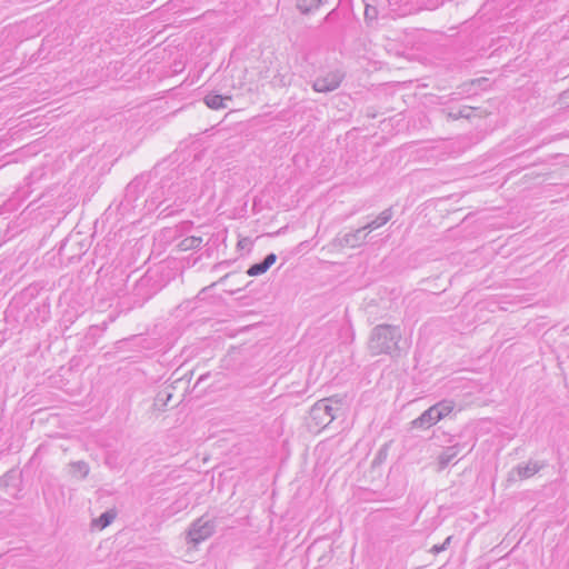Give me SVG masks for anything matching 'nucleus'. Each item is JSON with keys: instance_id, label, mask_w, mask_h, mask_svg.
I'll use <instances>...</instances> for the list:
<instances>
[{"instance_id": "nucleus-18", "label": "nucleus", "mask_w": 569, "mask_h": 569, "mask_svg": "<svg viewBox=\"0 0 569 569\" xmlns=\"http://www.w3.org/2000/svg\"><path fill=\"white\" fill-rule=\"evenodd\" d=\"M473 110L475 109L471 107L463 106L457 110L451 109V110L447 111L446 113H447V118L449 120H458L460 118L469 119L471 117Z\"/></svg>"}, {"instance_id": "nucleus-16", "label": "nucleus", "mask_w": 569, "mask_h": 569, "mask_svg": "<svg viewBox=\"0 0 569 569\" xmlns=\"http://www.w3.org/2000/svg\"><path fill=\"white\" fill-rule=\"evenodd\" d=\"M69 467L70 473L79 479H84L90 471L89 465L83 460L72 461L69 463Z\"/></svg>"}, {"instance_id": "nucleus-25", "label": "nucleus", "mask_w": 569, "mask_h": 569, "mask_svg": "<svg viewBox=\"0 0 569 569\" xmlns=\"http://www.w3.org/2000/svg\"><path fill=\"white\" fill-rule=\"evenodd\" d=\"M277 261V254L273 253V252H270L268 253L263 260L261 261L266 267L267 269L269 270V268Z\"/></svg>"}, {"instance_id": "nucleus-14", "label": "nucleus", "mask_w": 569, "mask_h": 569, "mask_svg": "<svg viewBox=\"0 0 569 569\" xmlns=\"http://www.w3.org/2000/svg\"><path fill=\"white\" fill-rule=\"evenodd\" d=\"M322 3L323 0H296V7L302 14L313 13Z\"/></svg>"}, {"instance_id": "nucleus-13", "label": "nucleus", "mask_w": 569, "mask_h": 569, "mask_svg": "<svg viewBox=\"0 0 569 569\" xmlns=\"http://www.w3.org/2000/svg\"><path fill=\"white\" fill-rule=\"evenodd\" d=\"M392 216H393L392 208L391 207L387 208L382 212H380V214L376 219L371 220L366 226H363V229H366L368 232L376 230V229L385 226L387 222H389L391 220Z\"/></svg>"}, {"instance_id": "nucleus-20", "label": "nucleus", "mask_w": 569, "mask_h": 569, "mask_svg": "<svg viewBox=\"0 0 569 569\" xmlns=\"http://www.w3.org/2000/svg\"><path fill=\"white\" fill-rule=\"evenodd\" d=\"M345 398L346 397L335 395L328 398L320 399V401H328L327 405L332 407L333 411H337L341 415L343 411Z\"/></svg>"}, {"instance_id": "nucleus-30", "label": "nucleus", "mask_w": 569, "mask_h": 569, "mask_svg": "<svg viewBox=\"0 0 569 569\" xmlns=\"http://www.w3.org/2000/svg\"><path fill=\"white\" fill-rule=\"evenodd\" d=\"M451 540H452V536H449L446 538V540L441 543L445 546V550L448 549L449 545L451 543Z\"/></svg>"}, {"instance_id": "nucleus-9", "label": "nucleus", "mask_w": 569, "mask_h": 569, "mask_svg": "<svg viewBox=\"0 0 569 569\" xmlns=\"http://www.w3.org/2000/svg\"><path fill=\"white\" fill-rule=\"evenodd\" d=\"M543 468V463L538 461H529L527 465H518L509 472L508 480H523L535 476Z\"/></svg>"}, {"instance_id": "nucleus-1", "label": "nucleus", "mask_w": 569, "mask_h": 569, "mask_svg": "<svg viewBox=\"0 0 569 569\" xmlns=\"http://www.w3.org/2000/svg\"><path fill=\"white\" fill-rule=\"evenodd\" d=\"M406 348L399 326L381 323L372 328L368 341V349L372 356L388 355L396 358L400 357Z\"/></svg>"}, {"instance_id": "nucleus-3", "label": "nucleus", "mask_w": 569, "mask_h": 569, "mask_svg": "<svg viewBox=\"0 0 569 569\" xmlns=\"http://www.w3.org/2000/svg\"><path fill=\"white\" fill-rule=\"evenodd\" d=\"M86 251L87 244L78 236H68L61 241L58 256L61 263L70 264L79 261Z\"/></svg>"}, {"instance_id": "nucleus-29", "label": "nucleus", "mask_w": 569, "mask_h": 569, "mask_svg": "<svg viewBox=\"0 0 569 569\" xmlns=\"http://www.w3.org/2000/svg\"><path fill=\"white\" fill-rule=\"evenodd\" d=\"M213 286H214V283H212V284H211V286H209V287H206V288L201 289V290H200V292L198 293L197 298H198V299H201V300H202V299H204V293H206L210 288H212Z\"/></svg>"}, {"instance_id": "nucleus-17", "label": "nucleus", "mask_w": 569, "mask_h": 569, "mask_svg": "<svg viewBox=\"0 0 569 569\" xmlns=\"http://www.w3.org/2000/svg\"><path fill=\"white\" fill-rule=\"evenodd\" d=\"M201 244H202L201 237L190 236V237H186L184 239H182L178 243V248L181 251H188V250L198 249L201 247Z\"/></svg>"}, {"instance_id": "nucleus-27", "label": "nucleus", "mask_w": 569, "mask_h": 569, "mask_svg": "<svg viewBox=\"0 0 569 569\" xmlns=\"http://www.w3.org/2000/svg\"><path fill=\"white\" fill-rule=\"evenodd\" d=\"M106 463L110 466L111 468H117L116 457L113 453H109L106 457Z\"/></svg>"}, {"instance_id": "nucleus-24", "label": "nucleus", "mask_w": 569, "mask_h": 569, "mask_svg": "<svg viewBox=\"0 0 569 569\" xmlns=\"http://www.w3.org/2000/svg\"><path fill=\"white\" fill-rule=\"evenodd\" d=\"M340 18V13L337 8L332 9L327 16L323 18V23H333L338 21Z\"/></svg>"}, {"instance_id": "nucleus-26", "label": "nucleus", "mask_w": 569, "mask_h": 569, "mask_svg": "<svg viewBox=\"0 0 569 569\" xmlns=\"http://www.w3.org/2000/svg\"><path fill=\"white\" fill-rule=\"evenodd\" d=\"M377 14V9L371 6H366L365 9V18L366 19H375Z\"/></svg>"}, {"instance_id": "nucleus-12", "label": "nucleus", "mask_w": 569, "mask_h": 569, "mask_svg": "<svg viewBox=\"0 0 569 569\" xmlns=\"http://www.w3.org/2000/svg\"><path fill=\"white\" fill-rule=\"evenodd\" d=\"M460 443H455L449 446L442 450V452L438 457L439 469L443 470L448 465L458 456L460 449Z\"/></svg>"}, {"instance_id": "nucleus-7", "label": "nucleus", "mask_w": 569, "mask_h": 569, "mask_svg": "<svg viewBox=\"0 0 569 569\" xmlns=\"http://www.w3.org/2000/svg\"><path fill=\"white\" fill-rule=\"evenodd\" d=\"M327 402L318 400L310 409V419L316 427L326 428L340 416Z\"/></svg>"}, {"instance_id": "nucleus-23", "label": "nucleus", "mask_w": 569, "mask_h": 569, "mask_svg": "<svg viewBox=\"0 0 569 569\" xmlns=\"http://www.w3.org/2000/svg\"><path fill=\"white\" fill-rule=\"evenodd\" d=\"M387 455H388V445H383L377 452V455L373 459V465L382 463V461L387 458Z\"/></svg>"}, {"instance_id": "nucleus-21", "label": "nucleus", "mask_w": 569, "mask_h": 569, "mask_svg": "<svg viewBox=\"0 0 569 569\" xmlns=\"http://www.w3.org/2000/svg\"><path fill=\"white\" fill-rule=\"evenodd\" d=\"M268 271L267 267L260 261L251 264L247 270V274L250 277H257Z\"/></svg>"}, {"instance_id": "nucleus-32", "label": "nucleus", "mask_w": 569, "mask_h": 569, "mask_svg": "<svg viewBox=\"0 0 569 569\" xmlns=\"http://www.w3.org/2000/svg\"><path fill=\"white\" fill-rule=\"evenodd\" d=\"M244 241H246V240H240V241L238 242V247L243 248V247H244V243H243Z\"/></svg>"}, {"instance_id": "nucleus-11", "label": "nucleus", "mask_w": 569, "mask_h": 569, "mask_svg": "<svg viewBox=\"0 0 569 569\" xmlns=\"http://www.w3.org/2000/svg\"><path fill=\"white\" fill-rule=\"evenodd\" d=\"M231 100H232L231 96L219 94L214 91L209 92L203 98V102L206 103V106L212 110H220V109L228 108L227 102L231 101Z\"/></svg>"}, {"instance_id": "nucleus-5", "label": "nucleus", "mask_w": 569, "mask_h": 569, "mask_svg": "<svg viewBox=\"0 0 569 569\" xmlns=\"http://www.w3.org/2000/svg\"><path fill=\"white\" fill-rule=\"evenodd\" d=\"M157 291L151 277L144 274L136 281L131 292L132 307H142Z\"/></svg>"}, {"instance_id": "nucleus-19", "label": "nucleus", "mask_w": 569, "mask_h": 569, "mask_svg": "<svg viewBox=\"0 0 569 569\" xmlns=\"http://www.w3.org/2000/svg\"><path fill=\"white\" fill-rule=\"evenodd\" d=\"M18 481V472L14 469H11L0 477V488L17 487Z\"/></svg>"}, {"instance_id": "nucleus-10", "label": "nucleus", "mask_w": 569, "mask_h": 569, "mask_svg": "<svg viewBox=\"0 0 569 569\" xmlns=\"http://www.w3.org/2000/svg\"><path fill=\"white\" fill-rule=\"evenodd\" d=\"M147 178L138 176L132 179L126 187L124 198L128 202H134L146 190Z\"/></svg>"}, {"instance_id": "nucleus-15", "label": "nucleus", "mask_w": 569, "mask_h": 569, "mask_svg": "<svg viewBox=\"0 0 569 569\" xmlns=\"http://www.w3.org/2000/svg\"><path fill=\"white\" fill-rule=\"evenodd\" d=\"M116 516L117 513L114 510H107L102 512L98 518L92 520V526L99 530H102L112 523Z\"/></svg>"}, {"instance_id": "nucleus-2", "label": "nucleus", "mask_w": 569, "mask_h": 569, "mask_svg": "<svg viewBox=\"0 0 569 569\" xmlns=\"http://www.w3.org/2000/svg\"><path fill=\"white\" fill-rule=\"evenodd\" d=\"M455 409V401L443 399L425 410L418 418L411 421L412 428L429 429L441 419L449 416Z\"/></svg>"}, {"instance_id": "nucleus-22", "label": "nucleus", "mask_w": 569, "mask_h": 569, "mask_svg": "<svg viewBox=\"0 0 569 569\" xmlns=\"http://www.w3.org/2000/svg\"><path fill=\"white\" fill-rule=\"evenodd\" d=\"M171 397V393L163 392V390L158 392L154 399V406L162 407L163 405H167V402L170 401Z\"/></svg>"}, {"instance_id": "nucleus-31", "label": "nucleus", "mask_w": 569, "mask_h": 569, "mask_svg": "<svg viewBox=\"0 0 569 569\" xmlns=\"http://www.w3.org/2000/svg\"><path fill=\"white\" fill-rule=\"evenodd\" d=\"M244 241H246V240H240V241L238 242V247L243 248V247H244V243H243Z\"/></svg>"}, {"instance_id": "nucleus-6", "label": "nucleus", "mask_w": 569, "mask_h": 569, "mask_svg": "<svg viewBox=\"0 0 569 569\" xmlns=\"http://www.w3.org/2000/svg\"><path fill=\"white\" fill-rule=\"evenodd\" d=\"M346 73L343 70L337 68L330 70L323 76H319L312 82V89L316 92L328 93L338 89L343 81Z\"/></svg>"}, {"instance_id": "nucleus-4", "label": "nucleus", "mask_w": 569, "mask_h": 569, "mask_svg": "<svg viewBox=\"0 0 569 569\" xmlns=\"http://www.w3.org/2000/svg\"><path fill=\"white\" fill-rule=\"evenodd\" d=\"M216 520L207 515L196 519L189 527L187 532L188 543L193 546L209 539L216 531Z\"/></svg>"}, {"instance_id": "nucleus-28", "label": "nucleus", "mask_w": 569, "mask_h": 569, "mask_svg": "<svg viewBox=\"0 0 569 569\" xmlns=\"http://www.w3.org/2000/svg\"><path fill=\"white\" fill-rule=\"evenodd\" d=\"M430 551H431L432 553H435V555L440 553V552L445 551V546H443V545H441V543H440V545H435V546L430 549Z\"/></svg>"}, {"instance_id": "nucleus-8", "label": "nucleus", "mask_w": 569, "mask_h": 569, "mask_svg": "<svg viewBox=\"0 0 569 569\" xmlns=\"http://www.w3.org/2000/svg\"><path fill=\"white\" fill-rule=\"evenodd\" d=\"M366 231L367 230L363 229V227H361L346 233H338L337 237L333 239V246L340 248H358L366 243V239L368 236V232Z\"/></svg>"}]
</instances>
